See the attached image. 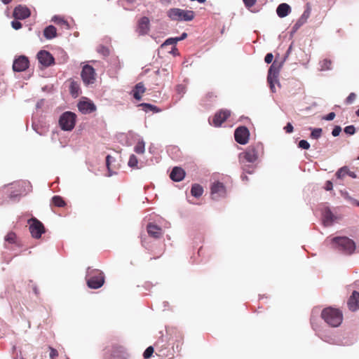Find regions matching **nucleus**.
Returning a JSON list of instances; mask_svg holds the SVG:
<instances>
[{"mask_svg":"<svg viewBox=\"0 0 359 359\" xmlns=\"http://www.w3.org/2000/svg\"><path fill=\"white\" fill-rule=\"evenodd\" d=\"M11 26L14 29L18 30L22 27V24L18 20H13L11 22Z\"/></svg>","mask_w":359,"mask_h":359,"instance_id":"nucleus-45","label":"nucleus"},{"mask_svg":"<svg viewBox=\"0 0 359 359\" xmlns=\"http://www.w3.org/2000/svg\"><path fill=\"white\" fill-rule=\"evenodd\" d=\"M346 198L349 200L352 204H355L356 205L359 206V201H356L355 199L350 196H348Z\"/></svg>","mask_w":359,"mask_h":359,"instance_id":"nucleus-56","label":"nucleus"},{"mask_svg":"<svg viewBox=\"0 0 359 359\" xmlns=\"http://www.w3.org/2000/svg\"><path fill=\"white\" fill-rule=\"evenodd\" d=\"M185 175H186L185 171L182 168H181V181L184 180V178L185 177Z\"/></svg>","mask_w":359,"mask_h":359,"instance_id":"nucleus-58","label":"nucleus"},{"mask_svg":"<svg viewBox=\"0 0 359 359\" xmlns=\"http://www.w3.org/2000/svg\"><path fill=\"white\" fill-rule=\"evenodd\" d=\"M291 11L290 6L286 3H282L277 7L276 13L278 17L285 18L286 17Z\"/></svg>","mask_w":359,"mask_h":359,"instance_id":"nucleus-20","label":"nucleus"},{"mask_svg":"<svg viewBox=\"0 0 359 359\" xmlns=\"http://www.w3.org/2000/svg\"><path fill=\"white\" fill-rule=\"evenodd\" d=\"M49 349H50V358L54 359L58 355L57 351L56 349H55L52 347H50Z\"/></svg>","mask_w":359,"mask_h":359,"instance_id":"nucleus-48","label":"nucleus"},{"mask_svg":"<svg viewBox=\"0 0 359 359\" xmlns=\"http://www.w3.org/2000/svg\"><path fill=\"white\" fill-rule=\"evenodd\" d=\"M355 97H356V95L354 93H350L349 95L346 99V103H348V104L352 103L354 101V100L355 99Z\"/></svg>","mask_w":359,"mask_h":359,"instance_id":"nucleus-46","label":"nucleus"},{"mask_svg":"<svg viewBox=\"0 0 359 359\" xmlns=\"http://www.w3.org/2000/svg\"><path fill=\"white\" fill-rule=\"evenodd\" d=\"M149 30V20L147 17H142L138 22L137 32L140 35H145Z\"/></svg>","mask_w":359,"mask_h":359,"instance_id":"nucleus-17","label":"nucleus"},{"mask_svg":"<svg viewBox=\"0 0 359 359\" xmlns=\"http://www.w3.org/2000/svg\"><path fill=\"white\" fill-rule=\"evenodd\" d=\"M140 106L143 107V109L147 112L148 111H152L154 112H158L160 110L154 105L148 103H142Z\"/></svg>","mask_w":359,"mask_h":359,"instance_id":"nucleus-30","label":"nucleus"},{"mask_svg":"<svg viewBox=\"0 0 359 359\" xmlns=\"http://www.w3.org/2000/svg\"><path fill=\"white\" fill-rule=\"evenodd\" d=\"M88 286L93 289H97L104 283V274L102 271L88 268L86 273Z\"/></svg>","mask_w":359,"mask_h":359,"instance_id":"nucleus-3","label":"nucleus"},{"mask_svg":"<svg viewBox=\"0 0 359 359\" xmlns=\"http://www.w3.org/2000/svg\"><path fill=\"white\" fill-rule=\"evenodd\" d=\"M134 90L139 92L140 94H142L145 91V88L142 83H138L136 84Z\"/></svg>","mask_w":359,"mask_h":359,"instance_id":"nucleus-41","label":"nucleus"},{"mask_svg":"<svg viewBox=\"0 0 359 359\" xmlns=\"http://www.w3.org/2000/svg\"><path fill=\"white\" fill-rule=\"evenodd\" d=\"M76 115L72 111L64 112L59 118V125L62 130L71 131L75 126Z\"/></svg>","mask_w":359,"mask_h":359,"instance_id":"nucleus-5","label":"nucleus"},{"mask_svg":"<svg viewBox=\"0 0 359 359\" xmlns=\"http://www.w3.org/2000/svg\"><path fill=\"white\" fill-rule=\"evenodd\" d=\"M52 201L55 205L57 207H63L65 205L64 200L59 196H55L52 198Z\"/></svg>","mask_w":359,"mask_h":359,"instance_id":"nucleus-32","label":"nucleus"},{"mask_svg":"<svg viewBox=\"0 0 359 359\" xmlns=\"http://www.w3.org/2000/svg\"><path fill=\"white\" fill-rule=\"evenodd\" d=\"M97 51L102 54L104 56H107L109 55V49L104 46H100L98 48H97Z\"/></svg>","mask_w":359,"mask_h":359,"instance_id":"nucleus-43","label":"nucleus"},{"mask_svg":"<svg viewBox=\"0 0 359 359\" xmlns=\"http://www.w3.org/2000/svg\"><path fill=\"white\" fill-rule=\"evenodd\" d=\"M29 67L28 58L24 55L19 56L16 58L13 64V69L15 72H22L27 69Z\"/></svg>","mask_w":359,"mask_h":359,"instance_id":"nucleus-12","label":"nucleus"},{"mask_svg":"<svg viewBox=\"0 0 359 359\" xmlns=\"http://www.w3.org/2000/svg\"><path fill=\"white\" fill-rule=\"evenodd\" d=\"M245 7L250 8L253 6L256 2V0H243Z\"/></svg>","mask_w":359,"mask_h":359,"instance_id":"nucleus-47","label":"nucleus"},{"mask_svg":"<svg viewBox=\"0 0 359 359\" xmlns=\"http://www.w3.org/2000/svg\"><path fill=\"white\" fill-rule=\"evenodd\" d=\"M311 14V8L307 6L306 9L304 11L301 17L294 24V29H299L307 20Z\"/></svg>","mask_w":359,"mask_h":359,"instance_id":"nucleus-19","label":"nucleus"},{"mask_svg":"<svg viewBox=\"0 0 359 359\" xmlns=\"http://www.w3.org/2000/svg\"><path fill=\"white\" fill-rule=\"evenodd\" d=\"M70 91L73 96H77L79 91V86L76 82H72L70 85Z\"/></svg>","mask_w":359,"mask_h":359,"instance_id":"nucleus-35","label":"nucleus"},{"mask_svg":"<svg viewBox=\"0 0 359 359\" xmlns=\"http://www.w3.org/2000/svg\"><path fill=\"white\" fill-rule=\"evenodd\" d=\"M241 178H242L243 180H248V177L246 175H242Z\"/></svg>","mask_w":359,"mask_h":359,"instance_id":"nucleus-63","label":"nucleus"},{"mask_svg":"<svg viewBox=\"0 0 359 359\" xmlns=\"http://www.w3.org/2000/svg\"><path fill=\"white\" fill-rule=\"evenodd\" d=\"M171 0H161V2L164 4L170 3Z\"/></svg>","mask_w":359,"mask_h":359,"instance_id":"nucleus-60","label":"nucleus"},{"mask_svg":"<svg viewBox=\"0 0 359 359\" xmlns=\"http://www.w3.org/2000/svg\"><path fill=\"white\" fill-rule=\"evenodd\" d=\"M325 243L333 250L347 256L353 255L356 249L355 243L346 236L327 237Z\"/></svg>","mask_w":359,"mask_h":359,"instance_id":"nucleus-1","label":"nucleus"},{"mask_svg":"<svg viewBox=\"0 0 359 359\" xmlns=\"http://www.w3.org/2000/svg\"><path fill=\"white\" fill-rule=\"evenodd\" d=\"M348 171V167L347 166H343L341 168H339L337 172L336 176L338 179H342L346 175H347Z\"/></svg>","mask_w":359,"mask_h":359,"instance_id":"nucleus-33","label":"nucleus"},{"mask_svg":"<svg viewBox=\"0 0 359 359\" xmlns=\"http://www.w3.org/2000/svg\"><path fill=\"white\" fill-rule=\"evenodd\" d=\"M283 62H277L274 61L270 66L268 72L267 81L269 83L270 88L273 93L276 91L275 83H278V74L280 69L283 66Z\"/></svg>","mask_w":359,"mask_h":359,"instance_id":"nucleus-4","label":"nucleus"},{"mask_svg":"<svg viewBox=\"0 0 359 359\" xmlns=\"http://www.w3.org/2000/svg\"><path fill=\"white\" fill-rule=\"evenodd\" d=\"M52 21L57 25L69 26L67 22L59 15H54L52 18Z\"/></svg>","mask_w":359,"mask_h":359,"instance_id":"nucleus-31","label":"nucleus"},{"mask_svg":"<svg viewBox=\"0 0 359 359\" xmlns=\"http://www.w3.org/2000/svg\"><path fill=\"white\" fill-rule=\"evenodd\" d=\"M138 160L135 155L132 154L129 158L128 165L130 168H137Z\"/></svg>","mask_w":359,"mask_h":359,"instance_id":"nucleus-34","label":"nucleus"},{"mask_svg":"<svg viewBox=\"0 0 359 359\" xmlns=\"http://www.w3.org/2000/svg\"><path fill=\"white\" fill-rule=\"evenodd\" d=\"M261 147L260 144L256 146H250L247 148L245 152L240 154V158L242 161L245 160L248 163H253L258 158V148Z\"/></svg>","mask_w":359,"mask_h":359,"instance_id":"nucleus-7","label":"nucleus"},{"mask_svg":"<svg viewBox=\"0 0 359 359\" xmlns=\"http://www.w3.org/2000/svg\"><path fill=\"white\" fill-rule=\"evenodd\" d=\"M355 114L358 116H359V109L355 111Z\"/></svg>","mask_w":359,"mask_h":359,"instance_id":"nucleus-64","label":"nucleus"},{"mask_svg":"<svg viewBox=\"0 0 359 359\" xmlns=\"http://www.w3.org/2000/svg\"><path fill=\"white\" fill-rule=\"evenodd\" d=\"M299 147L303 149H309L310 148V144L308 141L305 140H302L299 142L298 144Z\"/></svg>","mask_w":359,"mask_h":359,"instance_id":"nucleus-39","label":"nucleus"},{"mask_svg":"<svg viewBox=\"0 0 359 359\" xmlns=\"http://www.w3.org/2000/svg\"><path fill=\"white\" fill-rule=\"evenodd\" d=\"M335 116H336L335 113L330 112L327 116H325L323 118L326 121H332L334 118Z\"/></svg>","mask_w":359,"mask_h":359,"instance_id":"nucleus-52","label":"nucleus"},{"mask_svg":"<svg viewBox=\"0 0 359 359\" xmlns=\"http://www.w3.org/2000/svg\"><path fill=\"white\" fill-rule=\"evenodd\" d=\"M194 18L192 11L181 10V20L190 21Z\"/></svg>","mask_w":359,"mask_h":359,"instance_id":"nucleus-24","label":"nucleus"},{"mask_svg":"<svg viewBox=\"0 0 359 359\" xmlns=\"http://www.w3.org/2000/svg\"><path fill=\"white\" fill-rule=\"evenodd\" d=\"M321 317L327 325L333 327L339 326L343 320L341 312L332 307L323 309L321 312Z\"/></svg>","mask_w":359,"mask_h":359,"instance_id":"nucleus-2","label":"nucleus"},{"mask_svg":"<svg viewBox=\"0 0 359 359\" xmlns=\"http://www.w3.org/2000/svg\"><path fill=\"white\" fill-rule=\"evenodd\" d=\"M293 126L290 123H287V125L284 127V130L287 133H291L293 131Z\"/></svg>","mask_w":359,"mask_h":359,"instance_id":"nucleus-50","label":"nucleus"},{"mask_svg":"<svg viewBox=\"0 0 359 359\" xmlns=\"http://www.w3.org/2000/svg\"><path fill=\"white\" fill-rule=\"evenodd\" d=\"M332 61L328 59H325L320 62V70L326 71L332 69Z\"/></svg>","mask_w":359,"mask_h":359,"instance_id":"nucleus-26","label":"nucleus"},{"mask_svg":"<svg viewBox=\"0 0 359 359\" xmlns=\"http://www.w3.org/2000/svg\"><path fill=\"white\" fill-rule=\"evenodd\" d=\"M79 111L83 114H90L95 111V104L90 101H81L78 104Z\"/></svg>","mask_w":359,"mask_h":359,"instance_id":"nucleus-18","label":"nucleus"},{"mask_svg":"<svg viewBox=\"0 0 359 359\" xmlns=\"http://www.w3.org/2000/svg\"><path fill=\"white\" fill-rule=\"evenodd\" d=\"M250 136V132L247 127L239 126L234 132L235 140L240 144H245L248 143Z\"/></svg>","mask_w":359,"mask_h":359,"instance_id":"nucleus-9","label":"nucleus"},{"mask_svg":"<svg viewBox=\"0 0 359 359\" xmlns=\"http://www.w3.org/2000/svg\"><path fill=\"white\" fill-rule=\"evenodd\" d=\"M168 17L173 20H178L180 19V9L172 8L168 12Z\"/></svg>","mask_w":359,"mask_h":359,"instance_id":"nucleus-27","label":"nucleus"},{"mask_svg":"<svg viewBox=\"0 0 359 359\" xmlns=\"http://www.w3.org/2000/svg\"><path fill=\"white\" fill-rule=\"evenodd\" d=\"M346 173H347V175L350 176L351 177H352L353 179L357 177V175L355 174V172L350 171L348 168V171Z\"/></svg>","mask_w":359,"mask_h":359,"instance_id":"nucleus-55","label":"nucleus"},{"mask_svg":"<svg viewBox=\"0 0 359 359\" xmlns=\"http://www.w3.org/2000/svg\"><path fill=\"white\" fill-rule=\"evenodd\" d=\"M15 238L16 235L13 232H10L6 236L5 241L9 243H13L15 242Z\"/></svg>","mask_w":359,"mask_h":359,"instance_id":"nucleus-38","label":"nucleus"},{"mask_svg":"<svg viewBox=\"0 0 359 359\" xmlns=\"http://www.w3.org/2000/svg\"><path fill=\"white\" fill-rule=\"evenodd\" d=\"M134 151L138 154H142L145 151V143L143 140L138 141L134 147Z\"/></svg>","mask_w":359,"mask_h":359,"instance_id":"nucleus-25","label":"nucleus"},{"mask_svg":"<svg viewBox=\"0 0 359 359\" xmlns=\"http://www.w3.org/2000/svg\"><path fill=\"white\" fill-rule=\"evenodd\" d=\"M28 223L29 224V231L32 237L35 238H41L42 233L45 232L43 224L34 217L30 219Z\"/></svg>","mask_w":359,"mask_h":359,"instance_id":"nucleus-8","label":"nucleus"},{"mask_svg":"<svg viewBox=\"0 0 359 359\" xmlns=\"http://www.w3.org/2000/svg\"><path fill=\"white\" fill-rule=\"evenodd\" d=\"M230 111L227 109H222L215 114L212 118V124L216 126H220L227 118L230 116Z\"/></svg>","mask_w":359,"mask_h":359,"instance_id":"nucleus-13","label":"nucleus"},{"mask_svg":"<svg viewBox=\"0 0 359 359\" xmlns=\"http://www.w3.org/2000/svg\"><path fill=\"white\" fill-rule=\"evenodd\" d=\"M43 36L47 39H52L57 36V29L53 25L46 27L43 30Z\"/></svg>","mask_w":359,"mask_h":359,"instance_id":"nucleus-22","label":"nucleus"},{"mask_svg":"<svg viewBox=\"0 0 359 359\" xmlns=\"http://www.w3.org/2000/svg\"><path fill=\"white\" fill-rule=\"evenodd\" d=\"M187 36V34L184 32L182 34H181V41L184 40V39H186Z\"/></svg>","mask_w":359,"mask_h":359,"instance_id":"nucleus-59","label":"nucleus"},{"mask_svg":"<svg viewBox=\"0 0 359 359\" xmlns=\"http://www.w3.org/2000/svg\"><path fill=\"white\" fill-rule=\"evenodd\" d=\"M333 189L332 182L330 180L327 181L325 184V189L326 191H331Z\"/></svg>","mask_w":359,"mask_h":359,"instance_id":"nucleus-51","label":"nucleus"},{"mask_svg":"<svg viewBox=\"0 0 359 359\" xmlns=\"http://www.w3.org/2000/svg\"><path fill=\"white\" fill-rule=\"evenodd\" d=\"M37 58L40 64L44 67H49L54 63L53 56L47 50H40L37 53Z\"/></svg>","mask_w":359,"mask_h":359,"instance_id":"nucleus-11","label":"nucleus"},{"mask_svg":"<svg viewBox=\"0 0 359 359\" xmlns=\"http://www.w3.org/2000/svg\"><path fill=\"white\" fill-rule=\"evenodd\" d=\"M243 170L245 173L252 174L254 172V167L250 165H243Z\"/></svg>","mask_w":359,"mask_h":359,"instance_id":"nucleus-42","label":"nucleus"},{"mask_svg":"<svg viewBox=\"0 0 359 359\" xmlns=\"http://www.w3.org/2000/svg\"><path fill=\"white\" fill-rule=\"evenodd\" d=\"M226 189L223 183L219 182H214L211 186V196L213 200H218L225 195Z\"/></svg>","mask_w":359,"mask_h":359,"instance_id":"nucleus-10","label":"nucleus"},{"mask_svg":"<svg viewBox=\"0 0 359 359\" xmlns=\"http://www.w3.org/2000/svg\"><path fill=\"white\" fill-rule=\"evenodd\" d=\"M81 76L86 86L93 84L96 81V73L94 68L88 65L83 67Z\"/></svg>","mask_w":359,"mask_h":359,"instance_id":"nucleus-6","label":"nucleus"},{"mask_svg":"<svg viewBox=\"0 0 359 359\" xmlns=\"http://www.w3.org/2000/svg\"><path fill=\"white\" fill-rule=\"evenodd\" d=\"M348 307L351 311H355L359 309V292L353 291L349 297L348 302Z\"/></svg>","mask_w":359,"mask_h":359,"instance_id":"nucleus-15","label":"nucleus"},{"mask_svg":"<svg viewBox=\"0 0 359 359\" xmlns=\"http://www.w3.org/2000/svg\"><path fill=\"white\" fill-rule=\"evenodd\" d=\"M273 55L272 53H267L264 57V61L266 63L269 64L273 61Z\"/></svg>","mask_w":359,"mask_h":359,"instance_id":"nucleus-49","label":"nucleus"},{"mask_svg":"<svg viewBox=\"0 0 359 359\" xmlns=\"http://www.w3.org/2000/svg\"><path fill=\"white\" fill-rule=\"evenodd\" d=\"M337 217L334 215L330 208H325L323 212V223L325 226H332Z\"/></svg>","mask_w":359,"mask_h":359,"instance_id":"nucleus-16","label":"nucleus"},{"mask_svg":"<svg viewBox=\"0 0 359 359\" xmlns=\"http://www.w3.org/2000/svg\"><path fill=\"white\" fill-rule=\"evenodd\" d=\"M292 49V43L289 46L287 50L286 51L283 62L286 60V58L289 56Z\"/></svg>","mask_w":359,"mask_h":359,"instance_id":"nucleus-54","label":"nucleus"},{"mask_svg":"<svg viewBox=\"0 0 359 359\" xmlns=\"http://www.w3.org/2000/svg\"><path fill=\"white\" fill-rule=\"evenodd\" d=\"M147 231L148 233L155 238H158L162 235V229L161 227L157 225L149 224L147 226Z\"/></svg>","mask_w":359,"mask_h":359,"instance_id":"nucleus-21","label":"nucleus"},{"mask_svg":"<svg viewBox=\"0 0 359 359\" xmlns=\"http://www.w3.org/2000/svg\"><path fill=\"white\" fill-rule=\"evenodd\" d=\"M30 15V11L28 8L22 6H18L15 8L13 11V16L18 20H24Z\"/></svg>","mask_w":359,"mask_h":359,"instance_id":"nucleus-14","label":"nucleus"},{"mask_svg":"<svg viewBox=\"0 0 359 359\" xmlns=\"http://www.w3.org/2000/svg\"><path fill=\"white\" fill-rule=\"evenodd\" d=\"M154 353V348L152 346H149L147 348V349L144 351L143 353V356L144 358H149L151 356V355Z\"/></svg>","mask_w":359,"mask_h":359,"instance_id":"nucleus-40","label":"nucleus"},{"mask_svg":"<svg viewBox=\"0 0 359 359\" xmlns=\"http://www.w3.org/2000/svg\"><path fill=\"white\" fill-rule=\"evenodd\" d=\"M133 97H135V99H136L137 100H140L142 97H141V94L137 92V91H135V90H133Z\"/></svg>","mask_w":359,"mask_h":359,"instance_id":"nucleus-53","label":"nucleus"},{"mask_svg":"<svg viewBox=\"0 0 359 359\" xmlns=\"http://www.w3.org/2000/svg\"><path fill=\"white\" fill-rule=\"evenodd\" d=\"M12 0H1V1L4 4H7L8 3H10Z\"/></svg>","mask_w":359,"mask_h":359,"instance_id":"nucleus-62","label":"nucleus"},{"mask_svg":"<svg viewBox=\"0 0 359 359\" xmlns=\"http://www.w3.org/2000/svg\"><path fill=\"white\" fill-rule=\"evenodd\" d=\"M344 130L346 134L352 135H354L355 133V128L354 126L350 125V126L345 127Z\"/></svg>","mask_w":359,"mask_h":359,"instance_id":"nucleus-37","label":"nucleus"},{"mask_svg":"<svg viewBox=\"0 0 359 359\" xmlns=\"http://www.w3.org/2000/svg\"><path fill=\"white\" fill-rule=\"evenodd\" d=\"M203 189L201 185L198 184L192 185L191 189V194L193 196L198 198L203 194Z\"/></svg>","mask_w":359,"mask_h":359,"instance_id":"nucleus-23","label":"nucleus"},{"mask_svg":"<svg viewBox=\"0 0 359 359\" xmlns=\"http://www.w3.org/2000/svg\"><path fill=\"white\" fill-rule=\"evenodd\" d=\"M178 41H180V37L169 38L161 45V48H165L168 46H174Z\"/></svg>","mask_w":359,"mask_h":359,"instance_id":"nucleus-29","label":"nucleus"},{"mask_svg":"<svg viewBox=\"0 0 359 359\" xmlns=\"http://www.w3.org/2000/svg\"><path fill=\"white\" fill-rule=\"evenodd\" d=\"M298 29H294V25L292 27L291 35L294 34Z\"/></svg>","mask_w":359,"mask_h":359,"instance_id":"nucleus-61","label":"nucleus"},{"mask_svg":"<svg viewBox=\"0 0 359 359\" xmlns=\"http://www.w3.org/2000/svg\"><path fill=\"white\" fill-rule=\"evenodd\" d=\"M170 177L175 182H180V167L175 166L173 168L170 175Z\"/></svg>","mask_w":359,"mask_h":359,"instance_id":"nucleus-28","label":"nucleus"},{"mask_svg":"<svg viewBox=\"0 0 359 359\" xmlns=\"http://www.w3.org/2000/svg\"><path fill=\"white\" fill-rule=\"evenodd\" d=\"M111 158V157L109 155L107 156V157H106V164H107V166L109 170V163H110Z\"/></svg>","mask_w":359,"mask_h":359,"instance_id":"nucleus-57","label":"nucleus"},{"mask_svg":"<svg viewBox=\"0 0 359 359\" xmlns=\"http://www.w3.org/2000/svg\"><path fill=\"white\" fill-rule=\"evenodd\" d=\"M341 131V128L339 126H334V128H333V130L332 131V135L334 137H337L339 135Z\"/></svg>","mask_w":359,"mask_h":359,"instance_id":"nucleus-44","label":"nucleus"},{"mask_svg":"<svg viewBox=\"0 0 359 359\" xmlns=\"http://www.w3.org/2000/svg\"><path fill=\"white\" fill-rule=\"evenodd\" d=\"M322 134V128H313L311 130V137L313 139H318Z\"/></svg>","mask_w":359,"mask_h":359,"instance_id":"nucleus-36","label":"nucleus"}]
</instances>
